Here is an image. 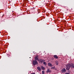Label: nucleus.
Returning a JSON list of instances; mask_svg holds the SVG:
<instances>
[{"mask_svg":"<svg viewBox=\"0 0 74 74\" xmlns=\"http://www.w3.org/2000/svg\"><path fill=\"white\" fill-rule=\"evenodd\" d=\"M66 70H69L70 69L71 67V64H69L66 66Z\"/></svg>","mask_w":74,"mask_h":74,"instance_id":"obj_1","label":"nucleus"},{"mask_svg":"<svg viewBox=\"0 0 74 74\" xmlns=\"http://www.w3.org/2000/svg\"><path fill=\"white\" fill-rule=\"evenodd\" d=\"M33 64L34 66H36V64H38L37 61L36 60H35L33 61Z\"/></svg>","mask_w":74,"mask_h":74,"instance_id":"obj_2","label":"nucleus"},{"mask_svg":"<svg viewBox=\"0 0 74 74\" xmlns=\"http://www.w3.org/2000/svg\"><path fill=\"white\" fill-rule=\"evenodd\" d=\"M62 73H64V72H66V70L65 68H63L62 70Z\"/></svg>","mask_w":74,"mask_h":74,"instance_id":"obj_3","label":"nucleus"},{"mask_svg":"<svg viewBox=\"0 0 74 74\" xmlns=\"http://www.w3.org/2000/svg\"><path fill=\"white\" fill-rule=\"evenodd\" d=\"M39 60V62H41V63H42V62H44V61H45L44 60H42L41 59H40V60Z\"/></svg>","mask_w":74,"mask_h":74,"instance_id":"obj_4","label":"nucleus"},{"mask_svg":"<svg viewBox=\"0 0 74 74\" xmlns=\"http://www.w3.org/2000/svg\"><path fill=\"white\" fill-rule=\"evenodd\" d=\"M71 69H73V68L74 69V64H71Z\"/></svg>","mask_w":74,"mask_h":74,"instance_id":"obj_5","label":"nucleus"},{"mask_svg":"<svg viewBox=\"0 0 74 74\" xmlns=\"http://www.w3.org/2000/svg\"><path fill=\"white\" fill-rule=\"evenodd\" d=\"M51 70L49 69H48L46 73H51Z\"/></svg>","mask_w":74,"mask_h":74,"instance_id":"obj_6","label":"nucleus"},{"mask_svg":"<svg viewBox=\"0 0 74 74\" xmlns=\"http://www.w3.org/2000/svg\"><path fill=\"white\" fill-rule=\"evenodd\" d=\"M48 65L49 66H50V67L52 66V64H51V63H49L48 64Z\"/></svg>","mask_w":74,"mask_h":74,"instance_id":"obj_7","label":"nucleus"},{"mask_svg":"<svg viewBox=\"0 0 74 74\" xmlns=\"http://www.w3.org/2000/svg\"><path fill=\"white\" fill-rule=\"evenodd\" d=\"M53 57L54 58H55L56 59H58V56H57L56 55H55Z\"/></svg>","mask_w":74,"mask_h":74,"instance_id":"obj_8","label":"nucleus"},{"mask_svg":"<svg viewBox=\"0 0 74 74\" xmlns=\"http://www.w3.org/2000/svg\"><path fill=\"white\" fill-rule=\"evenodd\" d=\"M41 67L42 69L43 70H44L45 69V68L44 67H43V66H41Z\"/></svg>","mask_w":74,"mask_h":74,"instance_id":"obj_9","label":"nucleus"},{"mask_svg":"<svg viewBox=\"0 0 74 74\" xmlns=\"http://www.w3.org/2000/svg\"><path fill=\"white\" fill-rule=\"evenodd\" d=\"M37 69L39 71H41V69H40L39 67H38Z\"/></svg>","mask_w":74,"mask_h":74,"instance_id":"obj_10","label":"nucleus"},{"mask_svg":"<svg viewBox=\"0 0 74 74\" xmlns=\"http://www.w3.org/2000/svg\"><path fill=\"white\" fill-rule=\"evenodd\" d=\"M35 60H37L38 59V57H35Z\"/></svg>","mask_w":74,"mask_h":74,"instance_id":"obj_11","label":"nucleus"},{"mask_svg":"<svg viewBox=\"0 0 74 74\" xmlns=\"http://www.w3.org/2000/svg\"><path fill=\"white\" fill-rule=\"evenodd\" d=\"M55 63L56 65H58V64H59V62L58 61H56L55 62Z\"/></svg>","mask_w":74,"mask_h":74,"instance_id":"obj_12","label":"nucleus"},{"mask_svg":"<svg viewBox=\"0 0 74 74\" xmlns=\"http://www.w3.org/2000/svg\"><path fill=\"white\" fill-rule=\"evenodd\" d=\"M42 74H45V71H42Z\"/></svg>","mask_w":74,"mask_h":74,"instance_id":"obj_13","label":"nucleus"},{"mask_svg":"<svg viewBox=\"0 0 74 74\" xmlns=\"http://www.w3.org/2000/svg\"><path fill=\"white\" fill-rule=\"evenodd\" d=\"M55 68V66L53 67H51V69H54Z\"/></svg>","mask_w":74,"mask_h":74,"instance_id":"obj_14","label":"nucleus"},{"mask_svg":"<svg viewBox=\"0 0 74 74\" xmlns=\"http://www.w3.org/2000/svg\"><path fill=\"white\" fill-rule=\"evenodd\" d=\"M43 64L45 65H46V62H43Z\"/></svg>","mask_w":74,"mask_h":74,"instance_id":"obj_15","label":"nucleus"},{"mask_svg":"<svg viewBox=\"0 0 74 74\" xmlns=\"http://www.w3.org/2000/svg\"><path fill=\"white\" fill-rule=\"evenodd\" d=\"M65 74H70V73H66Z\"/></svg>","mask_w":74,"mask_h":74,"instance_id":"obj_16","label":"nucleus"}]
</instances>
